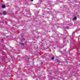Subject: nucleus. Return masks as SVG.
I'll list each match as a JSON object with an SVG mask.
<instances>
[{
	"mask_svg": "<svg viewBox=\"0 0 80 80\" xmlns=\"http://www.w3.org/2000/svg\"><path fill=\"white\" fill-rule=\"evenodd\" d=\"M22 45H25V44L24 43H22Z\"/></svg>",
	"mask_w": 80,
	"mask_h": 80,
	"instance_id": "obj_4",
	"label": "nucleus"
},
{
	"mask_svg": "<svg viewBox=\"0 0 80 80\" xmlns=\"http://www.w3.org/2000/svg\"><path fill=\"white\" fill-rule=\"evenodd\" d=\"M31 1V2H33V0H30Z\"/></svg>",
	"mask_w": 80,
	"mask_h": 80,
	"instance_id": "obj_6",
	"label": "nucleus"
},
{
	"mask_svg": "<svg viewBox=\"0 0 80 80\" xmlns=\"http://www.w3.org/2000/svg\"><path fill=\"white\" fill-rule=\"evenodd\" d=\"M6 7V6H5V5H2V8H5Z\"/></svg>",
	"mask_w": 80,
	"mask_h": 80,
	"instance_id": "obj_2",
	"label": "nucleus"
},
{
	"mask_svg": "<svg viewBox=\"0 0 80 80\" xmlns=\"http://www.w3.org/2000/svg\"><path fill=\"white\" fill-rule=\"evenodd\" d=\"M53 59H54V57H52V60H53Z\"/></svg>",
	"mask_w": 80,
	"mask_h": 80,
	"instance_id": "obj_5",
	"label": "nucleus"
},
{
	"mask_svg": "<svg viewBox=\"0 0 80 80\" xmlns=\"http://www.w3.org/2000/svg\"><path fill=\"white\" fill-rule=\"evenodd\" d=\"M2 40H3V39H2Z\"/></svg>",
	"mask_w": 80,
	"mask_h": 80,
	"instance_id": "obj_9",
	"label": "nucleus"
},
{
	"mask_svg": "<svg viewBox=\"0 0 80 80\" xmlns=\"http://www.w3.org/2000/svg\"><path fill=\"white\" fill-rule=\"evenodd\" d=\"M77 19V18L76 17H75L73 19V20H76Z\"/></svg>",
	"mask_w": 80,
	"mask_h": 80,
	"instance_id": "obj_3",
	"label": "nucleus"
},
{
	"mask_svg": "<svg viewBox=\"0 0 80 80\" xmlns=\"http://www.w3.org/2000/svg\"><path fill=\"white\" fill-rule=\"evenodd\" d=\"M2 14L3 15H5L6 14H7V12L6 11H4L2 12Z\"/></svg>",
	"mask_w": 80,
	"mask_h": 80,
	"instance_id": "obj_1",
	"label": "nucleus"
},
{
	"mask_svg": "<svg viewBox=\"0 0 80 80\" xmlns=\"http://www.w3.org/2000/svg\"><path fill=\"white\" fill-rule=\"evenodd\" d=\"M41 63L42 64H43V62H42Z\"/></svg>",
	"mask_w": 80,
	"mask_h": 80,
	"instance_id": "obj_7",
	"label": "nucleus"
},
{
	"mask_svg": "<svg viewBox=\"0 0 80 80\" xmlns=\"http://www.w3.org/2000/svg\"><path fill=\"white\" fill-rule=\"evenodd\" d=\"M59 62V60H58V61H57V62Z\"/></svg>",
	"mask_w": 80,
	"mask_h": 80,
	"instance_id": "obj_8",
	"label": "nucleus"
}]
</instances>
